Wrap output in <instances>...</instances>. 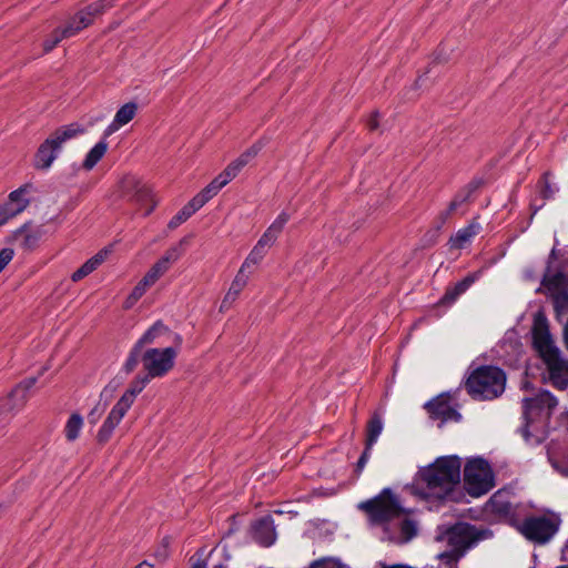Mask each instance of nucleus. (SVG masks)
I'll return each instance as SVG.
<instances>
[{
    "mask_svg": "<svg viewBox=\"0 0 568 568\" xmlns=\"http://www.w3.org/2000/svg\"><path fill=\"white\" fill-rule=\"evenodd\" d=\"M214 568H226L224 565H217Z\"/></svg>",
    "mask_w": 568,
    "mask_h": 568,
    "instance_id": "obj_56",
    "label": "nucleus"
},
{
    "mask_svg": "<svg viewBox=\"0 0 568 568\" xmlns=\"http://www.w3.org/2000/svg\"><path fill=\"white\" fill-rule=\"evenodd\" d=\"M13 250L6 247L0 250V272L10 263L13 258Z\"/></svg>",
    "mask_w": 568,
    "mask_h": 568,
    "instance_id": "obj_46",
    "label": "nucleus"
},
{
    "mask_svg": "<svg viewBox=\"0 0 568 568\" xmlns=\"http://www.w3.org/2000/svg\"><path fill=\"white\" fill-rule=\"evenodd\" d=\"M378 113L375 112L371 119L367 122V126L371 131H374L378 128V121H377Z\"/></svg>",
    "mask_w": 568,
    "mask_h": 568,
    "instance_id": "obj_49",
    "label": "nucleus"
},
{
    "mask_svg": "<svg viewBox=\"0 0 568 568\" xmlns=\"http://www.w3.org/2000/svg\"><path fill=\"white\" fill-rule=\"evenodd\" d=\"M550 174L548 172L544 173L540 184H541V195L545 200L551 199L557 192V187L552 186L549 181Z\"/></svg>",
    "mask_w": 568,
    "mask_h": 568,
    "instance_id": "obj_40",
    "label": "nucleus"
},
{
    "mask_svg": "<svg viewBox=\"0 0 568 568\" xmlns=\"http://www.w3.org/2000/svg\"><path fill=\"white\" fill-rule=\"evenodd\" d=\"M425 409L429 414V417L435 420H440L442 424L448 422H459L462 415L450 404V397L440 394L436 398L425 404Z\"/></svg>",
    "mask_w": 568,
    "mask_h": 568,
    "instance_id": "obj_16",
    "label": "nucleus"
},
{
    "mask_svg": "<svg viewBox=\"0 0 568 568\" xmlns=\"http://www.w3.org/2000/svg\"><path fill=\"white\" fill-rule=\"evenodd\" d=\"M371 450H372V448H368L367 444H365V449L362 453V455H361V457H359V459L357 460V464H356L355 471L357 474H359L364 469L366 463L369 459Z\"/></svg>",
    "mask_w": 568,
    "mask_h": 568,
    "instance_id": "obj_47",
    "label": "nucleus"
},
{
    "mask_svg": "<svg viewBox=\"0 0 568 568\" xmlns=\"http://www.w3.org/2000/svg\"><path fill=\"white\" fill-rule=\"evenodd\" d=\"M138 301V298H133V296L130 294L124 302V308L130 310Z\"/></svg>",
    "mask_w": 568,
    "mask_h": 568,
    "instance_id": "obj_50",
    "label": "nucleus"
},
{
    "mask_svg": "<svg viewBox=\"0 0 568 568\" xmlns=\"http://www.w3.org/2000/svg\"><path fill=\"white\" fill-rule=\"evenodd\" d=\"M266 250L262 248L261 246L256 245L252 248L245 261L243 262L241 268L246 271L251 266L257 265L266 255Z\"/></svg>",
    "mask_w": 568,
    "mask_h": 568,
    "instance_id": "obj_36",
    "label": "nucleus"
},
{
    "mask_svg": "<svg viewBox=\"0 0 568 568\" xmlns=\"http://www.w3.org/2000/svg\"><path fill=\"white\" fill-rule=\"evenodd\" d=\"M85 132V129L78 123H71L57 129L48 139H45L34 155V166L41 170H48L57 159L63 143Z\"/></svg>",
    "mask_w": 568,
    "mask_h": 568,
    "instance_id": "obj_7",
    "label": "nucleus"
},
{
    "mask_svg": "<svg viewBox=\"0 0 568 568\" xmlns=\"http://www.w3.org/2000/svg\"><path fill=\"white\" fill-rule=\"evenodd\" d=\"M36 237L34 236H31V235H26L24 237V245L26 246H30L31 243L36 242Z\"/></svg>",
    "mask_w": 568,
    "mask_h": 568,
    "instance_id": "obj_51",
    "label": "nucleus"
},
{
    "mask_svg": "<svg viewBox=\"0 0 568 568\" xmlns=\"http://www.w3.org/2000/svg\"><path fill=\"white\" fill-rule=\"evenodd\" d=\"M541 285L546 288L549 294L567 291L568 290V275L564 272H550V266L548 265L542 280Z\"/></svg>",
    "mask_w": 568,
    "mask_h": 568,
    "instance_id": "obj_22",
    "label": "nucleus"
},
{
    "mask_svg": "<svg viewBox=\"0 0 568 568\" xmlns=\"http://www.w3.org/2000/svg\"><path fill=\"white\" fill-rule=\"evenodd\" d=\"M417 523L407 517L406 513L394 521H390L382 529V540H386L396 545H404L417 536Z\"/></svg>",
    "mask_w": 568,
    "mask_h": 568,
    "instance_id": "obj_13",
    "label": "nucleus"
},
{
    "mask_svg": "<svg viewBox=\"0 0 568 568\" xmlns=\"http://www.w3.org/2000/svg\"><path fill=\"white\" fill-rule=\"evenodd\" d=\"M456 211L457 210H450V204H448L446 210L438 213L434 220V230L427 234L429 235V244L436 243L439 231Z\"/></svg>",
    "mask_w": 568,
    "mask_h": 568,
    "instance_id": "obj_33",
    "label": "nucleus"
},
{
    "mask_svg": "<svg viewBox=\"0 0 568 568\" xmlns=\"http://www.w3.org/2000/svg\"><path fill=\"white\" fill-rule=\"evenodd\" d=\"M227 183H230L229 180L221 172L216 178H214L211 181V183L207 186H205L199 194L194 196L195 204L200 203L202 206H204Z\"/></svg>",
    "mask_w": 568,
    "mask_h": 568,
    "instance_id": "obj_25",
    "label": "nucleus"
},
{
    "mask_svg": "<svg viewBox=\"0 0 568 568\" xmlns=\"http://www.w3.org/2000/svg\"><path fill=\"white\" fill-rule=\"evenodd\" d=\"M174 343H175V347L174 348H176L179 351V347L182 344V337L179 334L174 335Z\"/></svg>",
    "mask_w": 568,
    "mask_h": 568,
    "instance_id": "obj_53",
    "label": "nucleus"
},
{
    "mask_svg": "<svg viewBox=\"0 0 568 568\" xmlns=\"http://www.w3.org/2000/svg\"><path fill=\"white\" fill-rule=\"evenodd\" d=\"M23 229H24V227L20 229V230L18 231V233H19V234L23 233Z\"/></svg>",
    "mask_w": 568,
    "mask_h": 568,
    "instance_id": "obj_57",
    "label": "nucleus"
},
{
    "mask_svg": "<svg viewBox=\"0 0 568 568\" xmlns=\"http://www.w3.org/2000/svg\"><path fill=\"white\" fill-rule=\"evenodd\" d=\"M243 268L240 267L235 278L233 280L230 291H232V294L235 293L240 295V293L243 291V288L246 286L248 282V274L245 273Z\"/></svg>",
    "mask_w": 568,
    "mask_h": 568,
    "instance_id": "obj_38",
    "label": "nucleus"
},
{
    "mask_svg": "<svg viewBox=\"0 0 568 568\" xmlns=\"http://www.w3.org/2000/svg\"><path fill=\"white\" fill-rule=\"evenodd\" d=\"M476 278L477 276L475 274H469L455 285L448 286L446 288L445 294L440 298L439 303L442 305L453 304L462 294H464L474 284Z\"/></svg>",
    "mask_w": 568,
    "mask_h": 568,
    "instance_id": "obj_24",
    "label": "nucleus"
},
{
    "mask_svg": "<svg viewBox=\"0 0 568 568\" xmlns=\"http://www.w3.org/2000/svg\"><path fill=\"white\" fill-rule=\"evenodd\" d=\"M490 536L491 532L488 529L468 523H457L447 527L436 539L446 541L449 549L456 550L457 552L463 551V556H465L466 552L474 548L480 540Z\"/></svg>",
    "mask_w": 568,
    "mask_h": 568,
    "instance_id": "obj_6",
    "label": "nucleus"
},
{
    "mask_svg": "<svg viewBox=\"0 0 568 568\" xmlns=\"http://www.w3.org/2000/svg\"><path fill=\"white\" fill-rule=\"evenodd\" d=\"M479 231L480 224L475 220L471 221L467 226L458 230L455 235L450 236L448 242L450 248H463Z\"/></svg>",
    "mask_w": 568,
    "mask_h": 568,
    "instance_id": "obj_23",
    "label": "nucleus"
},
{
    "mask_svg": "<svg viewBox=\"0 0 568 568\" xmlns=\"http://www.w3.org/2000/svg\"><path fill=\"white\" fill-rule=\"evenodd\" d=\"M564 339H565L566 347L568 349V320H567V323L564 328Z\"/></svg>",
    "mask_w": 568,
    "mask_h": 568,
    "instance_id": "obj_52",
    "label": "nucleus"
},
{
    "mask_svg": "<svg viewBox=\"0 0 568 568\" xmlns=\"http://www.w3.org/2000/svg\"><path fill=\"white\" fill-rule=\"evenodd\" d=\"M170 334V329L161 321L155 322L136 342L138 348L155 343L160 337Z\"/></svg>",
    "mask_w": 568,
    "mask_h": 568,
    "instance_id": "obj_29",
    "label": "nucleus"
},
{
    "mask_svg": "<svg viewBox=\"0 0 568 568\" xmlns=\"http://www.w3.org/2000/svg\"><path fill=\"white\" fill-rule=\"evenodd\" d=\"M264 143L262 141H257L252 144L247 150H245L237 160L246 166L263 149Z\"/></svg>",
    "mask_w": 568,
    "mask_h": 568,
    "instance_id": "obj_37",
    "label": "nucleus"
},
{
    "mask_svg": "<svg viewBox=\"0 0 568 568\" xmlns=\"http://www.w3.org/2000/svg\"><path fill=\"white\" fill-rule=\"evenodd\" d=\"M106 138L103 136L101 141H99L87 154L82 166L87 171H91L98 162L104 156L108 151L109 144L105 141Z\"/></svg>",
    "mask_w": 568,
    "mask_h": 568,
    "instance_id": "obj_30",
    "label": "nucleus"
},
{
    "mask_svg": "<svg viewBox=\"0 0 568 568\" xmlns=\"http://www.w3.org/2000/svg\"><path fill=\"white\" fill-rule=\"evenodd\" d=\"M63 39H67L64 36H62V32L58 29H55L51 36L44 40L43 42V50L44 52H50L58 43H60Z\"/></svg>",
    "mask_w": 568,
    "mask_h": 568,
    "instance_id": "obj_42",
    "label": "nucleus"
},
{
    "mask_svg": "<svg viewBox=\"0 0 568 568\" xmlns=\"http://www.w3.org/2000/svg\"><path fill=\"white\" fill-rule=\"evenodd\" d=\"M176 356L178 349L174 347L149 348L143 353L141 362L146 375L156 378L166 375L174 367Z\"/></svg>",
    "mask_w": 568,
    "mask_h": 568,
    "instance_id": "obj_9",
    "label": "nucleus"
},
{
    "mask_svg": "<svg viewBox=\"0 0 568 568\" xmlns=\"http://www.w3.org/2000/svg\"><path fill=\"white\" fill-rule=\"evenodd\" d=\"M237 296H239L237 294H235V293L232 294V291L229 290L223 298L221 307L231 305L237 298Z\"/></svg>",
    "mask_w": 568,
    "mask_h": 568,
    "instance_id": "obj_48",
    "label": "nucleus"
},
{
    "mask_svg": "<svg viewBox=\"0 0 568 568\" xmlns=\"http://www.w3.org/2000/svg\"><path fill=\"white\" fill-rule=\"evenodd\" d=\"M182 244L183 241L179 245L166 250L164 255L143 276L151 285H154L170 270L171 265L182 256Z\"/></svg>",
    "mask_w": 568,
    "mask_h": 568,
    "instance_id": "obj_17",
    "label": "nucleus"
},
{
    "mask_svg": "<svg viewBox=\"0 0 568 568\" xmlns=\"http://www.w3.org/2000/svg\"><path fill=\"white\" fill-rule=\"evenodd\" d=\"M310 568H344V565L338 560L325 558L314 561Z\"/></svg>",
    "mask_w": 568,
    "mask_h": 568,
    "instance_id": "obj_43",
    "label": "nucleus"
},
{
    "mask_svg": "<svg viewBox=\"0 0 568 568\" xmlns=\"http://www.w3.org/2000/svg\"><path fill=\"white\" fill-rule=\"evenodd\" d=\"M109 254L108 250L99 251L94 256L89 258L80 268H78L71 276L73 282L81 281L93 271H95L105 260Z\"/></svg>",
    "mask_w": 568,
    "mask_h": 568,
    "instance_id": "obj_27",
    "label": "nucleus"
},
{
    "mask_svg": "<svg viewBox=\"0 0 568 568\" xmlns=\"http://www.w3.org/2000/svg\"><path fill=\"white\" fill-rule=\"evenodd\" d=\"M358 508L367 515L371 525L379 526L382 529L406 513L390 488H384L374 498L362 501Z\"/></svg>",
    "mask_w": 568,
    "mask_h": 568,
    "instance_id": "obj_3",
    "label": "nucleus"
},
{
    "mask_svg": "<svg viewBox=\"0 0 568 568\" xmlns=\"http://www.w3.org/2000/svg\"><path fill=\"white\" fill-rule=\"evenodd\" d=\"M384 428L382 415L375 412L366 425V440L368 448H373Z\"/></svg>",
    "mask_w": 568,
    "mask_h": 568,
    "instance_id": "obj_28",
    "label": "nucleus"
},
{
    "mask_svg": "<svg viewBox=\"0 0 568 568\" xmlns=\"http://www.w3.org/2000/svg\"><path fill=\"white\" fill-rule=\"evenodd\" d=\"M558 402L548 390H540L536 396L523 399V415L526 420V427L535 417L542 413L548 416L557 406Z\"/></svg>",
    "mask_w": 568,
    "mask_h": 568,
    "instance_id": "obj_14",
    "label": "nucleus"
},
{
    "mask_svg": "<svg viewBox=\"0 0 568 568\" xmlns=\"http://www.w3.org/2000/svg\"><path fill=\"white\" fill-rule=\"evenodd\" d=\"M480 180H473L463 189H460L450 201V210H458L464 204L470 203L474 200L475 192L480 187Z\"/></svg>",
    "mask_w": 568,
    "mask_h": 568,
    "instance_id": "obj_26",
    "label": "nucleus"
},
{
    "mask_svg": "<svg viewBox=\"0 0 568 568\" xmlns=\"http://www.w3.org/2000/svg\"><path fill=\"white\" fill-rule=\"evenodd\" d=\"M252 538L263 547H270L276 539L274 520L271 516H265L252 524Z\"/></svg>",
    "mask_w": 568,
    "mask_h": 568,
    "instance_id": "obj_18",
    "label": "nucleus"
},
{
    "mask_svg": "<svg viewBox=\"0 0 568 568\" xmlns=\"http://www.w3.org/2000/svg\"><path fill=\"white\" fill-rule=\"evenodd\" d=\"M564 475L568 476V470L564 473Z\"/></svg>",
    "mask_w": 568,
    "mask_h": 568,
    "instance_id": "obj_59",
    "label": "nucleus"
},
{
    "mask_svg": "<svg viewBox=\"0 0 568 568\" xmlns=\"http://www.w3.org/2000/svg\"><path fill=\"white\" fill-rule=\"evenodd\" d=\"M464 483L467 493L473 497L487 494L494 486L488 463L481 458L469 460L464 469Z\"/></svg>",
    "mask_w": 568,
    "mask_h": 568,
    "instance_id": "obj_8",
    "label": "nucleus"
},
{
    "mask_svg": "<svg viewBox=\"0 0 568 568\" xmlns=\"http://www.w3.org/2000/svg\"><path fill=\"white\" fill-rule=\"evenodd\" d=\"M152 285L143 277L132 290L131 295L133 298L140 300Z\"/></svg>",
    "mask_w": 568,
    "mask_h": 568,
    "instance_id": "obj_45",
    "label": "nucleus"
},
{
    "mask_svg": "<svg viewBox=\"0 0 568 568\" xmlns=\"http://www.w3.org/2000/svg\"><path fill=\"white\" fill-rule=\"evenodd\" d=\"M138 111V104L128 102L122 105L115 113L113 121L106 126L103 132L104 138H109L115 133L121 126L128 124L133 120Z\"/></svg>",
    "mask_w": 568,
    "mask_h": 568,
    "instance_id": "obj_20",
    "label": "nucleus"
},
{
    "mask_svg": "<svg viewBox=\"0 0 568 568\" xmlns=\"http://www.w3.org/2000/svg\"><path fill=\"white\" fill-rule=\"evenodd\" d=\"M532 344L549 372L551 384L564 390L568 387V362L562 359L559 348L549 332L547 318L542 314L535 317L532 325Z\"/></svg>",
    "mask_w": 568,
    "mask_h": 568,
    "instance_id": "obj_2",
    "label": "nucleus"
},
{
    "mask_svg": "<svg viewBox=\"0 0 568 568\" xmlns=\"http://www.w3.org/2000/svg\"><path fill=\"white\" fill-rule=\"evenodd\" d=\"M506 375L495 366H480L467 378L465 387L475 399H494L505 390Z\"/></svg>",
    "mask_w": 568,
    "mask_h": 568,
    "instance_id": "obj_4",
    "label": "nucleus"
},
{
    "mask_svg": "<svg viewBox=\"0 0 568 568\" xmlns=\"http://www.w3.org/2000/svg\"><path fill=\"white\" fill-rule=\"evenodd\" d=\"M557 316L568 313V290L549 294Z\"/></svg>",
    "mask_w": 568,
    "mask_h": 568,
    "instance_id": "obj_34",
    "label": "nucleus"
},
{
    "mask_svg": "<svg viewBox=\"0 0 568 568\" xmlns=\"http://www.w3.org/2000/svg\"><path fill=\"white\" fill-rule=\"evenodd\" d=\"M524 435L527 436V429L526 427L524 428Z\"/></svg>",
    "mask_w": 568,
    "mask_h": 568,
    "instance_id": "obj_58",
    "label": "nucleus"
},
{
    "mask_svg": "<svg viewBox=\"0 0 568 568\" xmlns=\"http://www.w3.org/2000/svg\"><path fill=\"white\" fill-rule=\"evenodd\" d=\"M192 568H206V565L204 562H196Z\"/></svg>",
    "mask_w": 568,
    "mask_h": 568,
    "instance_id": "obj_55",
    "label": "nucleus"
},
{
    "mask_svg": "<svg viewBox=\"0 0 568 568\" xmlns=\"http://www.w3.org/2000/svg\"><path fill=\"white\" fill-rule=\"evenodd\" d=\"M83 426V418L80 414L78 413H73L67 424H65V427H64V434H65V438L69 440V442H73L75 440L79 435H80V432H81V428Z\"/></svg>",
    "mask_w": 568,
    "mask_h": 568,
    "instance_id": "obj_32",
    "label": "nucleus"
},
{
    "mask_svg": "<svg viewBox=\"0 0 568 568\" xmlns=\"http://www.w3.org/2000/svg\"><path fill=\"white\" fill-rule=\"evenodd\" d=\"M37 383V377H29L18 384L9 394L3 407L7 412H18L27 403L29 395L28 392Z\"/></svg>",
    "mask_w": 568,
    "mask_h": 568,
    "instance_id": "obj_19",
    "label": "nucleus"
},
{
    "mask_svg": "<svg viewBox=\"0 0 568 568\" xmlns=\"http://www.w3.org/2000/svg\"><path fill=\"white\" fill-rule=\"evenodd\" d=\"M558 521L547 516H530L518 525V531L536 544L549 541L558 530Z\"/></svg>",
    "mask_w": 568,
    "mask_h": 568,
    "instance_id": "obj_10",
    "label": "nucleus"
},
{
    "mask_svg": "<svg viewBox=\"0 0 568 568\" xmlns=\"http://www.w3.org/2000/svg\"><path fill=\"white\" fill-rule=\"evenodd\" d=\"M114 0H99L85 7L70 18L67 24L59 30L67 39L78 34L81 30L92 24L94 18L101 16L113 6Z\"/></svg>",
    "mask_w": 568,
    "mask_h": 568,
    "instance_id": "obj_12",
    "label": "nucleus"
},
{
    "mask_svg": "<svg viewBox=\"0 0 568 568\" xmlns=\"http://www.w3.org/2000/svg\"><path fill=\"white\" fill-rule=\"evenodd\" d=\"M491 509L499 515H507L511 510V505L508 501L500 500V496L495 494L489 500Z\"/></svg>",
    "mask_w": 568,
    "mask_h": 568,
    "instance_id": "obj_39",
    "label": "nucleus"
},
{
    "mask_svg": "<svg viewBox=\"0 0 568 568\" xmlns=\"http://www.w3.org/2000/svg\"><path fill=\"white\" fill-rule=\"evenodd\" d=\"M142 348H138V344L134 345V347L132 348L126 362H125V369L126 372H132L135 366L138 365L139 363V354L141 352Z\"/></svg>",
    "mask_w": 568,
    "mask_h": 568,
    "instance_id": "obj_44",
    "label": "nucleus"
},
{
    "mask_svg": "<svg viewBox=\"0 0 568 568\" xmlns=\"http://www.w3.org/2000/svg\"><path fill=\"white\" fill-rule=\"evenodd\" d=\"M120 191L121 196L126 201L146 206L144 216L151 214L156 206L151 189L134 175H125L120 181Z\"/></svg>",
    "mask_w": 568,
    "mask_h": 568,
    "instance_id": "obj_11",
    "label": "nucleus"
},
{
    "mask_svg": "<svg viewBox=\"0 0 568 568\" xmlns=\"http://www.w3.org/2000/svg\"><path fill=\"white\" fill-rule=\"evenodd\" d=\"M288 220L290 215L286 212H282L263 233L256 245L267 251L275 243Z\"/></svg>",
    "mask_w": 568,
    "mask_h": 568,
    "instance_id": "obj_21",
    "label": "nucleus"
},
{
    "mask_svg": "<svg viewBox=\"0 0 568 568\" xmlns=\"http://www.w3.org/2000/svg\"><path fill=\"white\" fill-rule=\"evenodd\" d=\"M151 379L148 375L139 376L130 384L99 429L97 439L100 444H105L110 440L114 429L134 403L136 395L143 390Z\"/></svg>",
    "mask_w": 568,
    "mask_h": 568,
    "instance_id": "obj_5",
    "label": "nucleus"
},
{
    "mask_svg": "<svg viewBox=\"0 0 568 568\" xmlns=\"http://www.w3.org/2000/svg\"><path fill=\"white\" fill-rule=\"evenodd\" d=\"M463 551L448 549L440 552L437 558L446 568H458V561L463 558Z\"/></svg>",
    "mask_w": 568,
    "mask_h": 568,
    "instance_id": "obj_35",
    "label": "nucleus"
},
{
    "mask_svg": "<svg viewBox=\"0 0 568 568\" xmlns=\"http://www.w3.org/2000/svg\"><path fill=\"white\" fill-rule=\"evenodd\" d=\"M201 207L202 205L200 203L195 204V199L193 197L170 220L168 224L169 229H176L179 225L189 220Z\"/></svg>",
    "mask_w": 568,
    "mask_h": 568,
    "instance_id": "obj_31",
    "label": "nucleus"
},
{
    "mask_svg": "<svg viewBox=\"0 0 568 568\" xmlns=\"http://www.w3.org/2000/svg\"><path fill=\"white\" fill-rule=\"evenodd\" d=\"M30 185L26 184L9 194L7 202L0 206V226L29 206L30 200L27 197Z\"/></svg>",
    "mask_w": 568,
    "mask_h": 568,
    "instance_id": "obj_15",
    "label": "nucleus"
},
{
    "mask_svg": "<svg viewBox=\"0 0 568 568\" xmlns=\"http://www.w3.org/2000/svg\"><path fill=\"white\" fill-rule=\"evenodd\" d=\"M135 568H153V565L148 561H142Z\"/></svg>",
    "mask_w": 568,
    "mask_h": 568,
    "instance_id": "obj_54",
    "label": "nucleus"
},
{
    "mask_svg": "<svg viewBox=\"0 0 568 568\" xmlns=\"http://www.w3.org/2000/svg\"><path fill=\"white\" fill-rule=\"evenodd\" d=\"M460 468L462 459L457 456L437 458L420 471L419 494L426 499L455 500Z\"/></svg>",
    "mask_w": 568,
    "mask_h": 568,
    "instance_id": "obj_1",
    "label": "nucleus"
},
{
    "mask_svg": "<svg viewBox=\"0 0 568 568\" xmlns=\"http://www.w3.org/2000/svg\"><path fill=\"white\" fill-rule=\"evenodd\" d=\"M243 168L244 165L237 159H235L222 171V174L229 180V182H231L237 176Z\"/></svg>",
    "mask_w": 568,
    "mask_h": 568,
    "instance_id": "obj_41",
    "label": "nucleus"
}]
</instances>
